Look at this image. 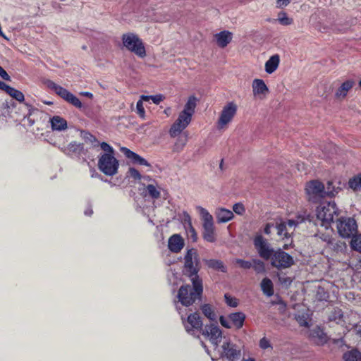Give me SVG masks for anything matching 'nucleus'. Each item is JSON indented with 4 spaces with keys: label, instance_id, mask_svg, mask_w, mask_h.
<instances>
[{
    "label": "nucleus",
    "instance_id": "nucleus-1",
    "mask_svg": "<svg viewBox=\"0 0 361 361\" xmlns=\"http://www.w3.org/2000/svg\"><path fill=\"white\" fill-rule=\"evenodd\" d=\"M192 287L190 285L182 286L178 293V302L183 306L188 307L199 299L202 293V281H191Z\"/></svg>",
    "mask_w": 361,
    "mask_h": 361
},
{
    "label": "nucleus",
    "instance_id": "nucleus-2",
    "mask_svg": "<svg viewBox=\"0 0 361 361\" xmlns=\"http://www.w3.org/2000/svg\"><path fill=\"white\" fill-rule=\"evenodd\" d=\"M337 215L338 209L334 202L323 203L317 208L315 225L328 229Z\"/></svg>",
    "mask_w": 361,
    "mask_h": 361
},
{
    "label": "nucleus",
    "instance_id": "nucleus-3",
    "mask_svg": "<svg viewBox=\"0 0 361 361\" xmlns=\"http://www.w3.org/2000/svg\"><path fill=\"white\" fill-rule=\"evenodd\" d=\"M184 261V271L190 277V281H202L197 275L200 269L197 251L194 248L188 250Z\"/></svg>",
    "mask_w": 361,
    "mask_h": 361
},
{
    "label": "nucleus",
    "instance_id": "nucleus-4",
    "mask_svg": "<svg viewBox=\"0 0 361 361\" xmlns=\"http://www.w3.org/2000/svg\"><path fill=\"white\" fill-rule=\"evenodd\" d=\"M243 345L236 344L224 337L222 343L216 350L219 356L228 361H238L242 356Z\"/></svg>",
    "mask_w": 361,
    "mask_h": 361
},
{
    "label": "nucleus",
    "instance_id": "nucleus-5",
    "mask_svg": "<svg viewBox=\"0 0 361 361\" xmlns=\"http://www.w3.org/2000/svg\"><path fill=\"white\" fill-rule=\"evenodd\" d=\"M123 47L140 58L146 56V50L142 40L133 32H127L121 37Z\"/></svg>",
    "mask_w": 361,
    "mask_h": 361
},
{
    "label": "nucleus",
    "instance_id": "nucleus-6",
    "mask_svg": "<svg viewBox=\"0 0 361 361\" xmlns=\"http://www.w3.org/2000/svg\"><path fill=\"white\" fill-rule=\"evenodd\" d=\"M329 188V185L325 187L322 182L314 180L307 183L305 190L308 200L312 202H317L325 197L326 195L334 193L335 190Z\"/></svg>",
    "mask_w": 361,
    "mask_h": 361
},
{
    "label": "nucleus",
    "instance_id": "nucleus-7",
    "mask_svg": "<svg viewBox=\"0 0 361 361\" xmlns=\"http://www.w3.org/2000/svg\"><path fill=\"white\" fill-rule=\"evenodd\" d=\"M198 209L203 221V238L207 242L214 243L216 241V238L213 216L204 208L200 207Z\"/></svg>",
    "mask_w": 361,
    "mask_h": 361
},
{
    "label": "nucleus",
    "instance_id": "nucleus-8",
    "mask_svg": "<svg viewBox=\"0 0 361 361\" xmlns=\"http://www.w3.org/2000/svg\"><path fill=\"white\" fill-rule=\"evenodd\" d=\"M119 163L111 154H103L98 160L99 169L106 176H112L117 173Z\"/></svg>",
    "mask_w": 361,
    "mask_h": 361
},
{
    "label": "nucleus",
    "instance_id": "nucleus-9",
    "mask_svg": "<svg viewBox=\"0 0 361 361\" xmlns=\"http://www.w3.org/2000/svg\"><path fill=\"white\" fill-rule=\"evenodd\" d=\"M336 228L341 237L350 238L357 233V225L353 218L341 217L336 222Z\"/></svg>",
    "mask_w": 361,
    "mask_h": 361
},
{
    "label": "nucleus",
    "instance_id": "nucleus-10",
    "mask_svg": "<svg viewBox=\"0 0 361 361\" xmlns=\"http://www.w3.org/2000/svg\"><path fill=\"white\" fill-rule=\"evenodd\" d=\"M238 106L234 102H228L222 109L217 121V128L224 129L235 116Z\"/></svg>",
    "mask_w": 361,
    "mask_h": 361
},
{
    "label": "nucleus",
    "instance_id": "nucleus-11",
    "mask_svg": "<svg viewBox=\"0 0 361 361\" xmlns=\"http://www.w3.org/2000/svg\"><path fill=\"white\" fill-rule=\"evenodd\" d=\"M270 259L271 266L279 269L289 268L294 264L293 258L281 249L275 251Z\"/></svg>",
    "mask_w": 361,
    "mask_h": 361
},
{
    "label": "nucleus",
    "instance_id": "nucleus-12",
    "mask_svg": "<svg viewBox=\"0 0 361 361\" xmlns=\"http://www.w3.org/2000/svg\"><path fill=\"white\" fill-rule=\"evenodd\" d=\"M202 335L210 341L215 350L219 347V343H222L224 340L222 332L216 324L206 325L202 330Z\"/></svg>",
    "mask_w": 361,
    "mask_h": 361
},
{
    "label": "nucleus",
    "instance_id": "nucleus-13",
    "mask_svg": "<svg viewBox=\"0 0 361 361\" xmlns=\"http://www.w3.org/2000/svg\"><path fill=\"white\" fill-rule=\"evenodd\" d=\"M192 116L185 111H181L177 120L174 122L170 128L169 134L172 137L179 135L190 123Z\"/></svg>",
    "mask_w": 361,
    "mask_h": 361
},
{
    "label": "nucleus",
    "instance_id": "nucleus-14",
    "mask_svg": "<svg viewBox=\"0 0 361 361\" xmlns=\"http://www.w3.org/2000/svg\"><path fill=\"white\" fill-rule=\"evenodd\" d=\"M302 221L303 219H301L300 221L289 219L286 221H281L279 223H276V228L277 230V235L283 239L286 238L288 240L290 238L295 228Z\"/></svg>",
    "mask_w": 361,
    "mask_h": 361
},
{
    "label": "nucleus",
    "instance_id": "nucleus-15",
    "mask_svg": "<svg viewBox=\"0 0 361 361\" xmlns=\"http://www.w3.org/2000/svg\"><path fill=\"white\" fill-rule=\"evenodd\" d=\"M183 324L185 326L186 331L191 335H195L196 332L203 330L202 322L201 318L197 313H193L188 315L187 319H185L181 316Z\"/></svg>",
    "mask_w": 361,
    "mask_h": 361
},
{
    "label": "nucleus",
    "instance_id": "nucleus-16",
    "mask_svg": "<svg viewBox=\"0 0 361 361\" xmlns=\"http://www.w3.org/2000/svg\"><path fill=\"white\" fill-rule=\"evenodd\" d=\"M254 244L259 256L266 260L271 259L275 252L262 235H258L255 238Z\"/></svg>",
    "mask_w": 361,
    "mask_h": 361
},
{
    "label": "nucleus",
    "instance_id": "nucleus-17",
    "mask_svg": "<svg viewBox=\"0 0 361 361\" xmlns=\"http://www.w3.org/2000/svg\"><path fill=\"white\" fill-rule=\"evenodd\" d=\"M185 245L183 238L179 234H173L168 241V247L170 251L174 253H178Z\"/></svg>",
    "mask_w": 361,
    "mask_h": 361
},
{
    "label": "nucleus",
    "instance_id": "nucleus-18",
    "mask_svg": "<svg viewBox=\"0 0 361 361\" xmlns=\"http://www.w3.org/2000/svg\"><path fill=\"white\" fill-rule=\"evenodd\" d=\"M121 152L124 154V155L129 159H130L133 164H137L140 165L147 166H149L150 164L148 163V161L141 157L137 154L133 152V151L130 150L129 149L126 147H121Z\"/></svg>",
    "mask_w": 361,
    "mask_h": 361
},
{
    "label": "nucleus",
    "instance_id": "nucleus-19",
    "mask_svg": "<svg viewBox=\"0 0 361 361\" xmlns=\"http://www.w3.org/2000/svg\"><path fill=\"white\" fill-rule=\"evenodd\" d=\"M44 84L48 88H49L51 90H54L56 94H57L59 96H60L66 101L67 100L70 94L71 93L63 87L56 84L52 80H47L44 82Z\"/></svg>",
    "mask_w": 361,
    "mask_h": 361
},
{
    "label": "nucleus",
    "instance_id": "nucleus-20",
    "mask_svg": "<svg viewBox=\"0 0 361 361\" xmlns=\"http://www.w3.org/2000/svg\"><path fill=\"white\" fill-rule=\"evenodd\" d=\"M232 32L224 30L221 31L214 35L216 44L221 48L226 47L232 40Z\"/></svg>",
    "mask_w": 361,
    "mask_h": 361
},
{
    "label": "nucleus",
    "instance_id": "nucleus-21",
    "mask_svg": "<svg viewBox=\"0 0 361 361\" xmlns=\"http://www.w3.org/2000/svg\"><path fill=\"white\" fill-rule=\"evenodd\" d=\"M83 149L84 147L82 144L72 142L66 147L61 148V150L66 155L73 156L81 154Z\"/></svg>",
    "mask_w": 361,
    "mask_h": 361
},
{
    "label": "nucleus",
    "instance_id": "nucleus-22",
    "mask_svg": "<svg viewBox=\"0 0 361 361\" xmlns=\"http://www.w3.org/2000/svg\"><path fill=\"white\" fill-rule=\"evenodd\" d=\"M215 215L218 223L228 222L234 217L232 211L223 207L217 208L215 211Z\"/></svg>",
    "mask_w": 361,
    "mask_h": 361
},
{
    "label": "nucleus",
    "instance_id": "nucleus-23",
    "mask_svg": "<svg viewBox=\"0 0 361 361\" xmlns=\"http://www.w3.org/2000/svg\"><path fill=\"white\" fill-rule=\"evenodd\" d=\"M252 91L255 96L266 95L269 92V89L262 79H255L252 82Z\"/></svg>",
    "mask_w": 361,
    "mask_h": 361
},
{
    "label": "nucleus",
    "instance_id": "nucleus-24",
    "mask_svg": "<svg viewBox=\"0 0 361 361\" xmlns=\"http://www.w3.org/2000/svg\"><path fill=\"white\" fill-rule=\"evenodd\" d=\"M51 129L56 131H62L68 128L67 121L59 116H54L50 118Z\"/></svg>",
    "mask_w": 361,
    "mask_h": 361
},
{
    "label": "nucleus",
    "instance_id": "nucleus-25",
    "mask_svg": "<svg viewBox=\"0 0 361 361\" xmlns=\"http://www.w3.org/2000/svg\"><path fill=\"white\" fill-rule=\"evenodd\" d=\"M147 194L152 199L157 200L161 196V187L156 181L149 183L145 188Z\"/></svg>",
    "mask_w": 361,
    "mask_h": 361
},
{
    "label": "nucleus",
    "instance_id": "nucleus-26",
    "mask_svg": "<svg viewBox=\"0 0 361 361\" xmlns=\"http://www.w3.org/2000/svg\"><path fill=\"white\" fill-rule=\"evenodd\" d=\"M280 62V57L278 54L271 56L265 63V71L267 73H274L278 68Z\"/></svg>",
    "mask_w": 361,
    "mask_h": 361
},
{
    "label": "nucleus",
    "instance_id": "nucleus-27",
    "mask_svg": "<svg viewBox=\"0 0 361 361\" xmlns=\"http://www.w3.org/2000/svg\"><path fill=\"white\" fill-rule=\"evenodd\" d=\"M245 319V315L243 312H235L229 314V320L232 324V326L236 329H240Z\"/></svg>",
    "mask_w": 361,
    "mask_h": 361
},
{
    "label": "nucleus",
    "instance_id": "nucleus-28",
    "mask_svg": "<svg viewBox=\"0 0 361 361\" xmlns=\"http://www.w3.org/2000/svg\"><path fill=\"white\" fill-rule=\"evenodd\" d=\"M330 321H334L336 324L343 325L345 324V320L343 318V314L341 309L334 308L329 316Z\"/></svg>",
    "mask_w": 361,
    "mask_h": 361
},
{
    "label": "nucleus",
    "instance_id": "nucleus-29",
    "mask_svg": "<svg viewBox=\"0 0 361 361\" xmlns=\"http://www.w3.org/2000/svg\"><path fill=\"white\" fill-rule=\"evenodd\" d=\"M261 288L264 295L268 297L274 295V287L272 281L268 279L264 278L261 282Z\"/></svg>",
    "mask_w": 361,
    "mask_h": 361
},
{
    "label": "nucleus",
    "instance_id": "nucleus-30",
    "mask_svg": "<svg viewBox=\"0 0 361 361\" xmlns=\"http://www.w3.org/2000/svg\"><path fill=\"white\" fill-rule=\"evenodd\" d=\"M206 264L213 269L220 271L221 272H226V267L222 261L219 259H209L206 261Z\"/></svg>",
    "mask_w": 361,
    "mask_h": 361
},
{
    "label": "nucleus",
    "instance_id": "nucleus-31",
    "mask_svg": "<svg viewBox=\"0 0 361 361\" xmlns=\"http://www.w3.org/2000/svg\"><path fill=\"white\" fill-rule=\"evenodd\" d=\"M353 85L354 82L352 80H347L344 82L337 90L336 93V97H344L347 94L348 92L353 87Z\"/></svg>",
    "mask_w": 361,
    "mask_h": 361
},
{
    "label": "nucleus",
    "instance_id": "nucleus-32",
    "mask_svg": "<svg viewBox=\"0 0 361 361\" xmlns=\"http://www.w3.org/2000/svg\"><path fill=\"white\" fill-rule=\"evenodd\" d=\"M279 23L280 25L283 26H288L293 23V19L288 16L284 11H281L277 15V19L276 20Z\"/></svg>",
    "mask_w": 361,
    "mask_h": 361
},
{
    "label": "nucleus",
    "instance_id": "nucleus-33",
    "mask_svg": "<svg viewBox=\"0 0 361 361\" xmlns=\"http://www.w3.org/2000/svg\"><path fill=\"white\" fill-rule=\"evenodd\" d=\"M201 310L204 315L211 321H214L216 319V314L214 308L209 304H204L201 307Z\"/></svg>",
    "mask_w": 361,
    "mask_h": 361
},
{
    "label": "nucleus",
    "instance_id": "nucleus-34",
    "mask_svg": "<svg viewBox=\"0 0 361 361\" xmlns=\"http://www.w3.org/2000/svg\"><path fill=\"white\" fill-rule=\"evenodd\" d=\"M197 99L194 96H191L188 98V102L184 106V109L183 111H185L188 114H190L191 116L195 113V109L197 105Z\"/></svg>",
    "mask_w": 361,
    "mask_h": 361
},
{
    "label": "nucleus",
    "instance_id": "nucleus-35",
    "mask_svg": "<svg viewBox=\"0 0 361 361\" xmlns=\"http://www.w3.org/2000/svg\"><path fill=\"white\" fill-rule=\"evenodd\" d=\"M345 361H361V353L357 350H352L343 355Z\"/></svg>",
    "mask_w": 361,
    "mask_h": 361
},
{
    "label": "nucleus",
    "instance_id": "nucleus-36",
    "mask_svg": "<svg viewBox=\"0 0 361 361\" xmlns=\"http://www.w3.org/2000/svg\"><path fill=\"white\" fill-rule=\"evenodd\" d=\"M350 247L353 250L361 253V233L355 234L352 237Z\"/></svg>",
    "mask_w": 361,
    "mask_h": 361
},
{
    "label": "nucleus",
    "instance_id": "nucleus-37",
    "mask_svg": "<svg viewBox=\"0 0 361 361\" xmlns=\"http://www.w3.org/2000/svg\"><path fill=\"white\" fill-rule=\"evenodd\" d=\"M188 139L187 137L182 138L179 137L176 140L175 144L173 146V152H181L185 146L186 145Z\"/></svg>",
    "mask_w": 361,
    "mask_h": 361
},
{
    "label": "nucleus",
    "instance_id": "nucleus-38",
    "mask_svg": "<svg viewBox=\"0 0 361 361\" xmlns=\"http://www.w3.org/2000/svg\"><path fill=\"white\" fill-rule=\"evenodd\" d=\"M348 184L349 187L354 190H361V174L350 179Z\"/></svg>",
    "mask_w": 361,
    "mask_h": 361
},
{
    "label": "nucleus",
    "instance_id": "nucleus-39",
    "mask_svg": "<svg viewBox=\"0 0 361 361\" xmlns=\"http://www.w3.org/2000/svg\"><path fill=\"white\" fill-rule=\"evenodd\" d=\"M7 94L18 102H21L24 100V94H23V92L13 87H11L8 91L7 92Z\"/></svg>",
    "mask_w": 361,
    "mask_h": 361
},
{
    "label": "nucleus",
    "instance_id": "nucleus-40",
    "mask_svg": "<svg viewBox=\"0 0 361 361\" xmlns=\"http://www.w3.org/2000/svg\"><path fill=\"white\" fill-rule=\"evenodd\" d=\"M252 263V267H253V269L257 273H263L265 271L264 264L263 263V262L259 259H253Z\"/></svg>",
    "mask_w": 361,
    "mask_h": 361
},
{
    "label": "nucleus",
    "instance_id": "nucleus-41",
    "mask_svg": "<svg viewBox=\"0 0 361 361\" xmlns=\"http://www.w3.org/2000/svg\"><path fill=\"white\" fill-rule=\"evenodd\" d=\"M83 139L87 142L92 144L94 147L98 145V142L94 136L88 132L82 131L81 133Z\"/></svg>",
    "mask_w": 361,
    "mask_h": 361
},
{
    "label": "nucleus",
    "instance_id": "nucleus-42",
    "mask_svg": "<svg viewBox=\"0 0 361 361\" xmlns=\"http://www.w3.org/2000/svg\"><path fill=\"white\" fill-rule=\"evenodd\" d=\"M233 262L238 264L239 267L244 269H249L252 267V262L246 261L242 259H235Z\"/></svg>",
    "mask_w": 361,
    "mask_h": 361
},
{
    "label": "nucleus",
    "instance_id": "nucleus-43",
    "mask_svg": "<svg viewBox=\"0 0 361 361\" xmlns=\"http://www.w3.org/2000/svg\"><path fill=\"white\" fill-rule=\"evenodd\" d=\"M66 102H68V103L71 104L72 105H73L74 106H75L78 109H81L82 106V104L81 102L80 101V99L77 97H75L74 94H73L72 93L70 94Z\"/></svg>",
    "mask_w": 361,
    "mask_h": 361
},
{
    "label": "nucleus",
    "instance_id": "nucleus-44",
    "mask_svg": "<svg viewBox=\"0 0 361 361\" xmlns=\"http://www.w3.org/2000/svg\"><path fill=\"white\" fill-rule=\"evenodd\" d=\"M296 320L300 326L307 327L309 326L307 314H302L296 316Z\"/></svg>",
    "mask_w": 361,
    "mask_h": 361
},
{
    "label": "nucleus",
    "instance_id": "nucleus-45",
    "mask_svg": "<svg viewBox=\"0 0 361 361\" xmlns=\"http://www.w3.org/2000/svg\"><path fill=\"white\" fill-rule=\"evenodd\" d=\"M312 337H318L319 341L321 342H324L326 341V336L319 328H316L315 329H314L312 331Z\"/></svg>",
    "mask_w": 361,
    "mask_h": 361
},
{
    "label": "nucleus",
    "instance_id": "nucleus-46",
    "mask_svg": "<svg viewBox=\"0 0 361 361\" xmlns=\"http://www.w3.org/2000/svg\"><path fill=\"white\" fill-rule=\"evenodd\" d=\"M224 298H225L226 302L228 306L233 307H237L238 301H237L236 298L231 297L228 294H225Z\"/></svg>",
    "mask_w": 361,
    "mask_h": 361
},
{
    "label": "nucleus",
    "instance_id": "nucleus-47",
    "mask_svg": "<svg viewBox=\"0 0 361 361\" xmlns=\"http://www.w3.org/2000/svg\"><path fill=\"white\" fill-rule=\"evenodd\" d=\"M128 176L134 178L135 180H140L142 178V176L140 172L135 169V168H130L128 171Z\"/></svg>",
    "mask_w": 361,
    "mask_h": 361
},
{
    "label": "nucleus",
    "instance_id": "nucleus-48",
    "mask_svg": "<svg viewBox=\"0 0 361 361\" xmlns=\"http://www.w3.org/2000/svg\"><path fill=\"white\" fill-rule=\"evenodd\" d=\"M136 109L137 114L142 118H145V111L143 107V102L141 100L137 101L136 104Z\"/></svg>",
    "mask_w": 361,
    "mask_h": 361
},
{
    "label": "nucleus",
    "instance_id": "nucleus-49",
    "mask_svg": "<svg viewBox=\"0 0 361 361\" xmlns=\"http://www.w3.org/2000/svg\"><path fill=\"white\" fill-rule=\"evenodd\" d=\"M233 210L238 215H242L245 211L244 205L241 203L235 204L233 207Z\"/></svg>",
    "mask_w": 361,
    "mask_h": 361
},
{
    "label": "nucleus",
    "instance_id": "nucleus-50",
    "mask_svg": "<svg viewBox=\"0 0 361 361\" xmlns=\"http://www.w3.org/2000/svg\"><path fill=\"white\" fill-rule=\"evenodd\" d=\"M100 146H101L102 149L105 152L104 154H111L114 155V154H115L114 149H113L112 147H111L106 142H102L100 144Z\"/></svg>",
    "mask_w": 361,
    "mask_h": 361
},
{
    "label": "nucleus",
    "instance_id": "nucleus-51",
    "mask_svg": "<svg viewBox=\"0 0 361 361\" xmlns=\"http://www.w3.org/2000/svg\"><path fill=\"white\" fill-rule=\"evenodd\" d=\"M188 235L190 238L192 240V241H196L197 239V235L195 230V228L191 226V224H189V228L188 230Z\"/></svg>",
    "mask_w": 361,
    "mask_h": 361
},
{
    "label": "nucleus",
    "instance_id": "nucleus-52",
    "mask_svg": "<svg viewBox=\"0 0 361 361\" xmlns=\"http://www.w3.org/2000/svg\"><path fill=\"white\" fill-rule=\"evenodd\" d=\"M259 347L262 349L265 350V349L271 348V345L270 344L269 341L267 338L264 337V338H261L259 341Z\"/></svg>",
    "mask_w": 361,
    "mask_h": 361
},
{
    "label": "nucleus",
    "instance_id": "nucleus-53",
    "mask_svg": "<svg viewBox=\"0 0 361 361\" xmlns=\"http://www.w3.org/2000/svg\"><path fill=\"white\" fill-rule=\"evenodd\" d=\"M219 320H220L221 324L223 326L228 328V329H230L232 327V324H231V321L229 320V317L228 318H226L223 316H221Z\"/></svg>",
    "mask_w": 361,
    "mask_h": 361
},
{
    "label": "nucleus",
    "instance_id": "nucleus-54",
    "mask_svg": "<svg viewBox=\"0 0 361 361\" xmlns=\"http://www.w3.org/2000/svg\"><path fill=\"white\" fill-rule=\"evenodd\" d=\"M329 185H329V188H330L329 189H330V190H335V192H334V194H332V195H326V196L333 197V196H334V195H336V194H338V191H339V190H340V188H339V187H336V186L334 185V183L333 181H328V183H327V184H326V186H329Z\"/></svg>",
    "mask_w": 361,
    "mask_h": 361
},
{
    "label": "nucleus",
    "instance_id": "nucleus-55",
    "mask_svg": "<svg viewBox=\"0 0 361 361\" xmlns=\"http://www.w3.org/2000/svg\"><path fill=\"white\" fill-rule=\"evenodd\" d=\"M290 1L291 0H276V6L278 8H283L287 6Z\"/></svg>",
    "mask_w": 361,
    "mask_h": 361
},
{
    "label": "nucleus",
    "instance_id": "nucleus-56",
    "mask_svg": "<svg viewBox=\"0 0 361 361\" xmlns=\"http://www.w3.org/2000/svg\"><path fill=\"white\" fill-rule=\"evenodd\" d=\"M164 98V97L162 94L151 96V99L156 104H159L161 101H163Z\"/></svg>",
    "mask_w": 361,
    "mask_h": 361
},
{
    "label": "nucleus",
    "instance_id": "nucleus-57",
    "mask_svg": "<svg viewBox=\"0 0 361 361\" xmlns=\"http://www.w3.org/2000/svg\"><path fill=\"white\" fill-rule=\"evenodd\" d=\"M0 76L2 79L10 81L11 77L9 75L6 73V71L0 66Z\"/></svg>",
    "mask_w": 361,
    "mask_h": 361
},
{
    "label": "nucleus",
    "instance_id": "nucleus-58",
    "mask_svg": "<svg viewBox=\"0 0 361 361\" xmlns=\"http://www.w3.org/2000/svg\"><path fill=\"white\" fill-rule=\"evenodd\" d=\"M279 281L281 283L287 285V286L290 285L292 282L291 279L289 277H284V276H283V277L280 276Z\"/></svg>",
    "mask_w": 361,
    "mask_h": 361
},
{
    "label": "nucleus",
    "instance_id": "nucleus-59",
    "mask_svg": "<svg viewBox=\"0 0 361 361\" xmlns=\"http://www.w3.org/2000/svg\"><path fill=\"white\" fill-rule=\"evenodd\" d=\"M11 86L6 85L4 82L0 80V90L7 93Z\"/></svg>",
    "mask_w": 361,
    "mask_h": 361
},
{
    "label": "nucleus",
    "instance_id": "nucleus-60",
    "mask_svg": "<svg viewBox=\"0 0 361 361\" xmlns=\"http://www.w3.org/2000/svg\"><path fill=\"white\" fill-rule=\"evenodd\" d=\"M274 226L273 224H267L264 228V233L267 235L270 234L271 233V228Z\"/></svg>",
    "mask_w": 361,
    "mask_h": 361
},
{
    "label": "nucleus",
    "instance_id": "nucleus-61",
    "mask_svg": "<svg viewBox=\"0 0 361 361\" xmlns=\"http://www.w3.org/2000/svg\"><path fill=\"white\" fill-rule=\"evenodd\" d=\"M149 99H151V96L142 95L140 97V100L143 102V101H149Z\"/></svg>",
    "mask_w": 361,
    "mask_h": 361
},
{
    "label": "nucleus",
    "instance_id": "nucleus-62",
    "mask_svg": "<svg viewBox=\"0 0 361 361\" xmlns=\"http://www.w3.org/2000/svg\"><path fill=\"white\" fill-rule=\"evenodd\" d=\"M92 213H93V211H92V208H90V207L87 209L85 211V214L87 216H90V215H92Z\"/></svg>",
    "mask_w": 361,
    "mask_h": 361
},
{
    "label": "nucleus",
    "instance_id": "nucleus-63",
    "mask_svg": "<svg viewBox=\"0 0 361 361\" xmlns=\"http://www.w3.org/2000/svg\"><path fill=\"white\" fill-rule=\"evenodd\" d=\"M142 178L144 180H146L147 182H149L150 183H152V181H155L154 180H152L149 176H143L142 177Z\"/></svg>",
    "mask_w": 361,
    "mask_h": 361
},
{
    "label": "nucleus",
    "instance_id": "nucleus-64",
    "mask_svg": "<svg viewBox=\"0 0 361 361\" xmlns=\"http://www.w3.org/2000/svg\"><path fill=\"white\" fill-rule=\"evenodd\" d=\"M81 94L86 96L87 97L92 98L93 97L92 94L89 92H81Z\"/></svg>",
    "mask_w": 361,
    "mask_h": 361
}]
</instances>
